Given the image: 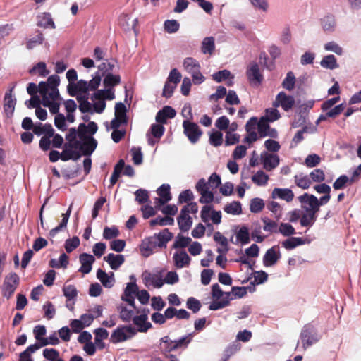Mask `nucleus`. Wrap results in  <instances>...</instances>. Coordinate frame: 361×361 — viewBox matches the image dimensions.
<instances>
[{
    "mask_svg": "<svg viewBox=\"0 0 361 361\" xmlns=\"http://www.w3.org/2000/svg\"><path fill=\"white\" fill-rule=\"evenodd\" d=\"M97 130V126L94 122H90L87 126L80 124L78 128L80 142L73 145L79 147L85 155H90L96 149L97 142L91 136Z\"/></svg>",
    "mask_w": 361,
    "mask_h": 361,
    "instance_id": "1",
    "label": "nucleus"
},
{
    "mask_svg": "<svg viewBox=\"0 0 361 361\" xmlns=\"http://www.w3.org/2000/svg\"><path fill=\"white\" fill-rule=\"evenodd\" d=\"M39 94L42 98V104L49 108L51 114H56L61 103L58 88L49 87L44 82L39 84Z\"/></svg>",
    "mask_w": 361,
    "mask_h": 361,
    "instance_id": "2",
    "label": "nucleus"
},
{
    "mask_svg": "<svg viewBox=\"0 0 361 361\" xmlns=\"http://www.w3.org/2000/svg\"><path fill=\"white\" fill-rule=\"evenodd\" d=\"M100 82L101 74L99 72H97L89 82L80 80L74 84L68 85V90L72 96H75L78 93H87L88 91L95 90L100 85Z\"/></svg>",
    "mask_w": 361,
    "mask_h": 361,
    "instance_id": "3",
    "label": "nucleus"
},
{
    "mask_svg": "<svg viewBox=\"0 0 361 361\" xmlns=\"http://www.w3.org/2000/svg\"><path fill=\"white\" fill-rule=\"evenodd\" d=\"M212 302L209 305L211 310H217L228 306L230 301L233 300L228 292H224L219 284H214L212 287Z\"/></svg>",
    "mask_w": 361,
    "mask_h": 361,
    "instance_id": "4",
    "label": "nucleus"
},
{
    "mask_svg": "<svg viewBox=\"0 0 361 361\" xmlns=\"http://www.w3.org/2000/svg\"><path fill=\"white\" fill-rule=\"evenodd\" d=\"M320 338L321 336L316 328L312 324H306L301 331L300 340L298 341L296 348L299 347L300 343H301L302 349L305 350L309 347L318 343Z\"/></svg>",
    "mask_w": 361,
    "mask_h": 361,
    "instance_id": "5",
    "label": "nucleus"
},
{
    "mask_svg": "<svg viewBox=\"0 0 361 361\" xmlns=\"http://www.w3.org/2000/svg\"><path fill=\"white\" fill-rule=\"evenodd\" d=\"M197 211V206L195 203L188 204L182 208L177 219L179 228L182 231H188L191 228L192 219L190 216V213H196Z\"/></svg>",
    "mask_w": 361,
    "mask_h": 361,
    "instance_id": "6",
    "label": "nucleus"
},
{
    "mask_svg": "<svg viewBox=\"0 0 361 361\" xmlns=\"http://www.w3.org/2000/svg\"><path fill=\"white\" fill-rule=\"evenodd\" d=\"M140 308L135 306V301L121 302L117 305V312L119 314L120 319L125 322H129L135 317V314L139 313Z\"/></svg>",
    "mask_w": 361,
    "mask_h": 361,
    "instance_id": "7",
    "label": "nucleus"
},
{
    "mask_svg": "<svg viewBox=\"0 0 361 361\" xmlns=\"http://www.w3.org/2000/svg\"><path fill=\"white\" fill-rule=\"evenodd\" d=\"M183 68L185 71L192 75L194 84L199 85L204 81V77L200 72V65L196 59L192 57L185 59Z\"/></svg>",
    "mask_w": 361,
    "mask_h": 361,
    "instance_id": "8",
    "label": "nucleus"
},
{
    "mask_svg": "<svg viewBox=\"0 0 361 361\" xmlns=\"http://www.w3.org/2000/svg\"><path fill=\"white\" fill-rule=\"evenodd\" d=\"M192 338V334H189L177 341H171L168 336H164L161 340L160 347L164 353H170L183 346L186 347Z\"/></svg>",
    "mask_w": 361,
    "mask_h": 361,
    "instance_id": "9",
    "label": "nucleus"
},
{
    "mask_svg": "<svg viewBox=\"0 0 361 361\" xmlns=\"http://www.w3.org/2000/svg\"><path fill=\"white\" fill-rule=\"evenodd\" d=\"M136 334L131 326L120 325L111 334L110 340L113 343L124 342L131 339Z\"/></svg>",
    "mask_w": 361,
    "mask_h": 361,
    "instance_id": "10",
    "label": "nucleus"
},
{
    "mask_svg": "<svg viewBox=\"0 0 361 361\" xmlns=\"http://www.w3.org/2000/svg\"><path fill=\"white\" fill-rule=\"evenodd\" d=\"M200 216L203 222L207 224V227L212 229V226L209 221L214 224L219 225L221 222V211H215L210 206L205 205L202 208Z\"/></svg>",
    "mask_w": 361,
    "mask_h": 361,
    "instance_id": "11",
    "label": "nucleus"
},
{
    "mask_svg": "<svg viewBox=\"0 0 361 361\" xmlns=\"http://www.w3.org/2000/svg\"><path fill=\"white\" fill-rule=\"evenodd\" d=\"M339 100L340 97L338 96L329 99L322 103L321 109L324 112H327V116H329V118L336 117L345 109V105L343 104L335 106L332 109H330V107L334 106Z\"/></svg>",
    "mask_w": 361,
    "mask_h": 361,
    "instance_id": "12",
    "label": "nucleus"
},
{
    "mask_svg": "<svg viewBox=\"0 0 361 361\" xmlns=\"http://www.w3.org/2000/svg\"><path fill=\"white\" fill-rule=\"evenodd\" d=\"M339 100L340 97L338 96L329 99L322 103L321 109L324 112H327V116H329V118L336 117L345 109V105L343 104L335 106L332 109H330V107L334 106Z\"/></svg>",
    "mask_w": 361,
    "mask_h": 361,
    "instance_id": "13",
    "label": "nucleus"
},
{
    "mask_svg": "<svg viewBox=\"0 0 361 361\" xmlns=\"http://www.w3.org/2000/svg\"><path fill=\"white\" fill-rule=\"evenodd\" d=\"M142 279L148 288H160L164 285V280L161 273H151L145 271L142 274Z\"/></svg>",
    "mask_w": 361,
    "mask_h": 361,
    "instance_id": "14",
    "label": "nucleus"
},
{
    "mask_svg": "<svg viewBox=\"0 0 361 361\" xmlns=\"http://www.w3.org/2000/svg\"><path fill=\"white\" fill-rule=\"evenodd\" d=\"M183 127L184 128V133L190 142H197L202 134L198 125L190 121H184Z\"/></svg>",
    "mask_w": 361,
    "mask_h": 361,
    "instance_id": "15",
    "label": "nucleus"
},
{
    "mask_svg": "<svg viewBox=\"0 0 361 361\" xmlns=\"http://www.w3.org/2000/svg\"><path fill=\"white\" fill-rule=\"evenodd\" d=\"M298 200L305 212L317 213L319 211V200L314 195L305 193L298 197Z\"/></svg>",
    "mask_w": 361,
    "mask_h": 361,
    "instance_id": "16",
    "label": "nucleus"
},
{
    "mask_svg": "<svg viewBox=\"0 0 361 361\" xmlns=\"http://www.w3.org/2000/svg\"><path fill=\"white\" fill-rule=\"evenodd\" d=\"M295 104V99L293 96L288 95L284 92H280L273 102L274 107H281L284 111H288Z\"/></svg>",
    "mask_w": 361,
    "mask_h": 361,
    "instance_id": "17",
    "label": "nucleus"
},
{
    "mask_svg": "<svg viewBox=\"0 0 361 361\" xmlns=\"http://www.w3.org/2000/svg\"><path fill=\"white\" fill-rule=\"evenodd\" d=\"M133 324L137 327V331L140 332H146L152 327V324L148 322L147 312L145 309H140L139 313L135 314L132 319Z\"/></svg>",
    "mask_w": 361,
    "mask_h": 361,
    "instance_id": "18",
    "label": "nucleus"
},
{
    "mask_svg": "<svg viewBox=\"0 0 361 361\" xmlns=\"http://www.w3.org/2000/svg\"><path fill=\"white\" fill-rule=\"evenodd\" d=\"M18 283L19 277L16 274L11 273L6 276L4 282V295L9 298L15 292Z\"/></svg>",
    "mask_w": 361,
    "mask_h": 361,
    "instance_id": "19",
    "label": "nucleus"
},
{
    "mask_svg": "<svg viewBox=\"0 0 361 361\" xmlns=\"http://www.w3.org/2000/svg\"><path fill=\"white\" fill-rule=\"evenodd\" d=\"M322 30L326 33H333L337 27L336 17L332 13H326L319 20Z\"/></svg>",
    "mask_w": 361,
    "mask_h": 361,
    "instance_id": "20",
    "label": "nucleus"
},
{
    "mask_svg": "<svg viewBox=\"0 0 361 361\" xmlns=\"http://www.w3.org/2000/svg\"><path fill=\"white\" fill-rule=\"evenodd\" d=\"M260 161L263 164L264 169L267 171H271L276 168L280 162L279 157L277 154H270L267 152L261 153Z\"/></svg>",
    "mask_w": 361,
    "mask_h": 361,
    "instance_id": "21",
    "label": "nucleus"
},
{
    "mask_svg": "<svg viewBox=\"0 0 361 361\" xmlns=\"http://www.w3.org/2000/svg\"><path fill=\"white\" fill-rule=\"evenodd\" d=\"M281 258V252L279 248L274 246L267 250L263 257V264L264 267H272L277 263Z\"/></svg>",
    "mask_w": 361,
    "mask_h": 361,
    "instance_id": "22",
    "label": "nucleus"
},
{
    "mask_svg": "<svg viewBox=\"0 0 361 361\" xmlns=\"http://www.w3.org/2000/svg\"><path fill=\"white\" fill-rule=\"evenodd\" d=\"M79 261L81 266L78 271L83 274H87L92 271L95 258L92 255L82 253L79 256Z\"/></svg>",
    "mask_w": 361,
    "mask_h": 361,
    "instance_id": "23",
    "label": "nucleus"
},
{
    "mask_svg": "<svg viewBox=\"0 0 361 361\" xmlns=\"http://www.w3.org/2000/svg\"><path fill=\"white\" fill-rule=\"evenodd\" d=\"M130 280H135L134 276H130ZM138 290V286L135 281L127 283L123 293L121 295V300L135 301Z\"/></svg>",
    "mask_w": 361,
    "mask_h": 361,
    "instance_id": "24",
    "label": "nucleus"
},
{
    "mask_svg": "<svg viewBox=\"0 0 361 361\" xmlns=\"http://www.w3.org/2000/svg\"><path fill=\"white\" fill-rule=\"evenodd\" d=\"M247 75L250 82L254 85H259L262 80V75L257 63L250 64L247 71Z\"/></svg>",
    "mask_w": 361,
    "mask_h": 361,
    "instance_id": "25",
    "label": "nucleus"
},
{
    "mask_svg": "<svg viewBox=\"0 0 361 361\" xmlns=\"http://www.w3.org/2000/svg\"><path fill=\"white\" fill-rule=\"evenodd\" d=\"M173 259L175 266L178 269L188 267L191 260L189 255L185 251L175 252Z\"/></svg>",
    "mask_w": 361,
    "mask_h": 361,
    "instance_id": "26",
    "label": "nucleus"
},
{
    "mask_svg": "<svg viewBox=\"0 0 361 361\" xmlns=\"http://www.w3.org/2000/svg\"><path fill=\"white\" fill-rule=\"evenodd\" d=\"M152 237L142 241L140 245V252L144 257H149L153 253L154 250L158 247L157 242Z\"/></svg>",
    "mask_w": 361,
    "mask_h": 361,
    "instance_id": "27",
    "label": "nucleus"
},
{
    "mask_svg": "<svg viewBox=\"0 0 361 361\" xmlns=\"http://www.w3.org/2000/svg\"><path fill=\"white\" fill-rule=\"evenodd\" d=\"M273 199H281L286 202H290L294 197L293 191L288 188H274L271 192Z\"/></svg>",
    "mask_w": 361,
    "mask_h": 361,
    "instance_id": "28",
    "label": "nucleus"
},
{
    "mask_svg": "<svg viewBox=\"0 0 361 361\" xmlns=\"http://www.w3.org/2000/svg\"><path fill=\"white\" fill-rule=\"evenodd\" d=\"M104 260L108 262L112 269L116 270L124 262L125 258L122 255L110 253L104 257Z\"/></svg>",
    "mask_w": 361,
    "mask_h": 361,
    "instance_id": "29",
    "label": "nucleus"
},
{
    "mask_svg": "<svg viewBox=\"0 0 361 361\" xmlns=\"http://www.w3.org/2000/svg\"><path fill=\"white\" fill-rule=\"evenodd\" d=\"M176 111L171 106H164L160 110L157 116L156 121L159 123H165L168 118H173L176 116Z\"/></svg>",
    "mask_w": 361,
    "mask_h": 361,
    "instance_id": "30",
    "label": "nucleus"
},
{
    "mask_svg": "<svg viewBox=\"0 0 361 361\" xmlns=\"http://www.w3.org/2000/svg\"><path fill=\"white\" fill-rule=\"evenodd\" d=\"M97 277L106 288H111L114 284V275L112 272L109 274L99 269L97 272Z\"/></svg>",
    "mask_w": 361,
    "mask_h": 361,
    "instance_id": "31",
    "label": "nucleus"
},
{
    "mask_svg": "<svg viewBox=\"0 0 361 361\" xmlns=\"http://www.w3.org/2000/svg\"><path fill=\"white\" fill-rule=\"evenodd\" d=\"M16 106V99L13 98L11 91L6 93L4 97V110L7 117L12 116Z\"/></svg>",
    "mask_w": 361,
    "mask_h": 361,
    "instance_id": "32",
    "label": "nucleus"
},
{
    "mask_svg": "<svg viewBox=\"0 0 361 361\" xmlns=\"http://www.w3.org/2000/svg\"><path fill=\"white\" fill-rule=\"evenodd\" d=\"M37 25L44 28L54 29V22L49 13H42L37 16Z\"/></svg>",
    "mask_w": 361,
    "mask_h": 361,
    "instance_id": "33",
    "label": "nucleus"
},
{
    "mask_svg": "<svg viewBox=\"0 0 361 361\" xmlns=\"http://www.w3.org/2000/svg\"><path fill=\"white\" fill-rule=\"evenodd\" d=\"M72 204L69 206L67 212L62 214V219L59 226L52 228L49 232V235L54 238L59 231L66 228L71 213Z\"/></svg>",
    "mask_w": 361,
    "mask_h": 361,
    "instance_id": "34",
    "label": "nucleus"
},
{
    "mask_svg": "<svg viewBox=\"0 0 361 361\" xmlns=\"http://www.w3.org/2000/svg\"><path fill=\"white\" fill-rule=\"evenodd\" d=\"M157 194L159 198L157 201L160 204H164L171 200V196L170 194V186L168 184H163L157 189Z\"/></svg>",
    "mask_w": 361,
    "mask_h": 361,
    "instance_id": "35",
    "label": "nucleus"
},
{
    "mask_svg": "<svg viewBox=\"0 0 361 361\" xmlns=\"http://www.w3.org/2000/svg\"><path fill=\"white\" fill-rule=\"evenodd\" d=\"M201 50L204 54L212 55L215 50V40L213 37H207L203 39Z\"/></svg>",
    "mask_w": 361,
    "mask_h": 361,
    "instance_id": "36",
    "label": "nucleus"
},
{
    "mask_svg": "<svg viewBox=\"0 0 361 361\" xmlns=\"http://www.w3.org/2000/svg\"><path fill=\"white\" fill-rule=\"evenodd\" d=\"M224 211L228 214L240 215L242 214V205L238 201H233L225 204Z\"/></svg>",
    "mask_w": 361,
    "mask_h": 361,
    "instance_id": "37",
    "label": "nucleus"
},
{
    "mask_svg": "<svg viewBox=\"0 0 361 361\" xmlns=\"http://www.w3.org/2000/svg\"><path fill=\"white\" fill-rule=\"evenodd\" d=\"M320 65L322 68L334 70L338 67L337 59L333 54H329L323 57L320 61Z\"/></svg>",
    "mask_w": 361,
    "mask_h": 361,
    "instance_id": "38",
    "label": "nucleus"
},
{
    "mask_svg": "<svg viewBox=\"0 0 361 361\" xmlns=\"http://www.w3.org/2000/svg\"><path fill=\"white\" fill-rule=\"evenodd\" d=\"M152 238H155L154 240L157 242L158 247H161L165 246L166 243L172 238V234L168 229H164L157 235H154Z\"/></svg>",
    "mask_w": 361,
    "mask_h": 361,
    "instance_id": "39",
    "label": "nucleus"
},
{
    "mask_svg": "<svg viewBox=\"0 0 361 361\" xmlns=\"http://www.w3.org/2000/svg\"><path fill=\"white\" fill-rule=\"evenodd\" d=\"M305 240L298 237H290L282 242V246L286 250H293L299 245H304Z\"/></svg>",
    "mask_w": 361,
    "mask_h": 361,
    "instance_id": "40",
    "label": "nucleus"
},
{
    "mask_svg": "<svg viewBox=\"0 0 361 361\" xmlns=\"http://www.w3.org/2000/svg\"><path fill=\"white\" fill-rule=\"evenodd\" d=\"M80 157L79 153L73 149L72 145H66L65 149L61 152V159L63 161H68L69 159H78Z\"/></svg>",
    "mask_w": 361,
    "mask_h": 361,
    "instance_id": "41",
    "label": "nucleus"
},
{
    "mask_svg": "<svg viewBox=\"0 0 361 361\" xmlns=\"http://www.w3.org/2000/svg\"><path fill=\"white\" fill-rule=\"evenodd\" d=\"M317 219V213L314 212H305L301 216L300 224L302 226L311 227Z\"/></svg>",
    "mask_w": 361,
    "mask_h": 361,
    "instance_id": "42",
    "label": "nucleus"
},
{
    "mask_svg": "<svg viewBox=\"0 0 361 361\" xmlns=\"http://www.w3.org/2000/svg\"><path fill=\"white\" fill-rule=\"evenodd\" d=\"M269 177L263 171H258L252 176V182L258 186H264L267 184Z\"/></svg>",
    "mask_w": 361,
    "mask_h": 361,
    "instance_id": "43",
    "label": "nucleus"
},
{
    "mask_svg": "<svg viewBox=\"0 0 361 361\" xmlns=\"http://www.w3.org/2000/svg\"><path fill=\"white\" fill-rule=\"evenodd\" d=\"M252 292L254 290L251 287H245V286H234L232 288L231 291L228 292L231 294V297H233V299L235 298H241L244 297L247 291Z\"/></svg>",
    "mask_w": 361,
    "mask_h": 361,
    "instance_id": "44",
    "label": "nucleus"
},
{
    "mask_svg": "<svg viewBox=\"0 0 361 361\" xmlns=\"http://www.w3.org/2000/svg\"><path fill=\"white\" fill-rule=\"evenodd\" d=\"M115 97L113 88L106 87L105 90H100L93 94V98H101L104 101L105 99L112 100Z\"/></svg>",
    "mask_w": 361,
    "mask_h": 361,
    "instance_id": "45",
    "label": "nucleus"
},
{
    "mask_svg": "<svg viewBox=\"0 0 361 361\" xmlns=\"http://www.w3.org/2000/svg\"><path fill=\"white\" fill-rule=\"evenodd\" d=\"M214 240L222 247V248L217 249L218 252L221 253L224 251H228V240L220 232L216 231L214 233Z\"/></svg>",
    "mask_w": 361,
    "mask_h": 361,
    "instance_id": "46",
    "label": "nucleus"
},
{
    "mask_svg": "<svg viewBox=\"0 0 361 361\" xmlns=\"http://www.w3.org/2000/svg\"><path fill=\"white\" fill-rule=\"evenodd\" d=\"M44 38L42 33H38L37 35L27 39L26 42V47L28 49H33L34 48L38 47L44 42Z\"/></svg>",
    "mask_w": 361,
    "mask_h": 361,
    "instance_id": "47",
    "label": "nucleus"
},
{
    "mask_svg": "<svg viewBox=\"0 0 361 361\" xmlns=\"http://www.w3.org/2000/svg\"><path fill=\"white\" fill-rule=\"evenodd\" d=\"M324 49L326 51H331L338 56H341L343 54V49L335 41L326 42L324 44Z\"/></svg>",
    "mask_w": 361,
    "mask_h": 361,
    "instance_id": "48",
    "label": "nucleus"
},
{
    "mask_svg": "<svg viewBox=\"0 0 361 361\" xmlns=\"http://www.w3.org/2000/svg\"><path fill=\"white\" fill-rule=\"evenodd\" d=\"M315 58L316 54L314 51L307 50L300 56V64L302 66L311 65L314 63Z\"/></svg>",
    "mask_w": 361,
    "mask_h": 361,
    "instance_id": "49",
    "label": "nucleus"
},
{
    "mask_svg": "<svg viewBox=\"0 0 361 361\" xmlns=\"http://www.w3.org/2000/svg\"><path fill=\"white\" fill-rule=\"evenodd\" d=\"M39 348V345H38L37 343L30 345L25 350L20 353L19 361H32L30 355Z\"/></svg>",
    "mask_w": 361,
    "mask_h": 361,
    "instance_id": "50",
    "label": "nucleus"
},
{
    "mask_svg": "<svg viewBox=\"0 0 361 361\" xmlns=\"http://www.w3.org/2000/svg\"><path fill=\"white\" fill-rule=\"evenodd\" d=\"M278 231L283 236H290L295 233L294 227L289 223H281L278 226Z\"/></svg>",
    "mask_w": 361,
    "mask_h": 361,
    "instance_id": "51",
    "label": "nucleus"
},
{
    "mask_svg": "<svg viewBox=\"0 0 361 361\" xmlns=\"http://www.w3.org/2000/svg\"><path fill=\"white\" fill-rule=\"evenodd\" d=\"M276 108V107L267 109L264 116H262V118L268 122H274L278 120L281 117V114Z\"/></svg>",
    "mask_w": 361,
    "mask_h": 361,
    "instance_id": "52",
    "label": "nucleus"
},
{
    "mask_svg": "<svg viewBox=\"0 0 361 361\" xmlns=\"http://www.w3.org/2000/svg\"><path fill=\"white\" fill-rule=\"evenodd\" d=\"M124 161L120 160L114 167V172L110 178V186L112 187L118 180L120 174L123 169Z\"/></svg>",
    "mask_w": 361,
    "mask_h": 361,
    "instance_id": "53",
    "label": "nucleus"
},
{
    "mask_svg": "<svg viewBox=\"0 0 361 361\" xmlns=\"http://www.w3.org/2000/svg\"><path fill=\"white\" fill-rule=\"evenodd\" d=\"M236 238L243 245L250 242V233L248 228L245 226L241 227L236 233Z\"/></svg>",
    "mask_w": 361,
    "mask_h": 361,
    "instance_id": "54",
    "label": "nucleus"
},
{
    "mask_svg": "<svg viewBox=\"0 0 361 361\" xmlns=\"http://www.w3.org/2000/svg\"><path fill=\"white\" fill-rule=\"evenodd\" d=\"M295 184L302 189H307L311 185V180L310 178L303 174L296 175L295 176Z\"/></svg>",
    "mask_w": 361,
    "mask_h": 361,
    "instance_id": "55",
    "label": "nucleus"
},
{
    "mask_svg": "<svg viewBox=\"0 0 361 361\" xmlns=\"http://www.w3.org/2000/svg\"><path fill=\"white\" fill-rule=\"evenodd\" d=\"M121 78L118 75L108 73L104 79V85L106 87L112 88L114 86L119 84Z\"/></svg>",
    "mask_w": 361,
    "mask_h": 361,
    "instance_id": "56",
    "label": "nucleus"
},
{
    "mask_svg": "<svg viewBox=\"0 0 361 361\" xmlns=\"http://www.w3.org/2000/svg\"><path fill=\"white\" fill-rule=\"evenodd\" d=\"M80 243V240L78 237L74 236L71 238H68L65 241L64 247L68 253L71 252L76 249Z\"/></svg>",
    "mask_w": 361,
    "mask_h": 361,
    "instance_id": "57",
    "label": "nucleus"
},
{
    "mask_svg": "<svg viewBox=\"0 0 361 361\" xmlns=\"http://www.w3.org/2000/svg\"><path fill=\"white\" fill-rule=\"evenodd\" d=\"M252 238L257 243H262L265 239V236L262 235L261 226L259 224H255L252 226Z\"/></svg>",
    "mask_w": 361,
    "mask_h": 361,
    "instance_id": "58",
    "label": "nucleus"
},
{
    "mask_svg": "<svg viewBox=\"0 0 361 361\" xmlns=\"http://www.w3.org/2000/svg\"><path fill=\"white\" fill-rule=\"evenodd\" d=\"M63 292L68 301L73 300L78 295L76 288L73 285H65Z\"/></svg>",
    "mask_w": 361,
    "mask_h": 361,
    "instance_id": "59",
    "label": "nucleus"
},
{
    "mask_svg": "<svg viewBox=\"0 0 361 361\" xmlns=\"http://www.w3.org/2000/svg\"><path fill=\"white\" fill-rule=\"evenodd\" d=\"M209 142L213 146L217 147L223 142V134L218 130H212L209 134Z\"/></svg>",
    "mask_w": 361,
    "mask_h": 361,
    "instance_id": "60",
    "label": "nucleus"
},
{
    "mask_svg": "<svg viewBox=\"0 0 361 361\" xmlns=\"http://www.w3.org/2000/svg\"><path fill=\"white\" fill-rule=\"evenodd\" d=\"M164 30L168 33H175L180 27V24L176 20H167L164 23Z\"/></svg>",
    "mask_w": 361,
    "mask_h": 361,
    "instance_id": "61",
    "label": "nucleus"
},
{
    "mask_svg": "<svg viewBox=\"0 0 361 361\" xmlns=\"http://www.w3.org/2000/svg\"><path fill=\"white\" fill-rule=\"evenodd\" d=\"M165 128L160 123H154L150 128V135L154 138L159 140L164 133Z\"/></svg>",
    "mask_w": 361,
    "mask_h": 361,
    "instance_id": "62",
    "label": "nucleus"
},
{
    "mask_svg": "<svg viewBox=\"0 0 361 361\" xmlns=\"http://www.w3.org/2000/svg\"><path fill=\"white\" fill-rule=\"evenodd\" d=\"M119 235V231L117 227H105L103 231V238L106 240H111Z\"/></svg>",
    "mask_w": 361,
    "mask_h": 361,
    "instance_id": "63",
    "label": "nucleus"
},
{
    "mask_svg": "<svg viewBox=\"0 0 361 361\" xmlns=\"http://www.w3.org/2000/svg\"><path fill=\"white\" fill-rule=\"evenodd\" d=\"M295 83V78L292 72H288L283 81V87L288 90H292L294 88Z\"/></svg>",
    "mask_w": 361,
    "mask_h": 361,
    "instance_id": "64",
    "label": "nucleus"
}]
</instances>
